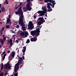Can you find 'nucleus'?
Returning <instances> with one entry per match:
<instances>
[{"mask_svg": "<svg viewBox=\"0 0 76 76\" xmlns=\"http://www.w3.org/2000/svg\"><path fill=\"white\" fill-rule=\"evenodd\" d=\"M22 7V6L20 7L17 11L15 12V14L16 15H20L19 20V24L22 26L23 31H26V29L25 27L24 26L25 24L23 23L24 16L23 15V10L21 9Z\"/></svg>", "mask_w": 76, "mask_h": 76, "instance_id": "obj_1", "label": "nucleus"}, {"mask_svg": "<svg viewBox=\"0 0 76 76\" xmlns=\"http://www.w3.org/2000/svg\"><path fill=\"white\" fill-rule=\"evenodd\" d=\"M40 28H39V26L37 27L36 30L34 31H31V34L33 36L36 35L37 36L39 35V33L40 32Z\"/></svg>", "mask_w": 76, "mask_h": 76, "instance_id": "obj_2", "label": "nucleus"}, {"mask_svg": "<svg viewBox=\"0 0 76 76\" xmlns=\"http://www.w3.org/2000/svg\"><path fill=\"white\" fill-rule=\"evenodd\" d=\"M23 9L24 12H26L28 10L30 11L31 9V7H30V3H27L26 5V8L24 7Z\"/></svg>", "mask_w": 76, "mask_h": 76, "instance_id": "obj_3", "label": "nucleus"}, {"mask_svg": "<svg viewBox=\"0 0 76 76\" xmlns=\"http://www.w3.org/2000/svg\"><path fill=\"white\" fill-rule=\"evenodd\" d=\"M20 34L21 37H23L25 36V37H27L28 35V33H27V31H21L20 33Z\"/></svg>", "mask_w": 76, "mask_h": 76, "instance_id": "obj_4", "label": "nucleus"}, {"mask_svg": "<svg viewBox=\"0 0 76 76\" xmlns=\"http://www.w3.org/2000/svg\"><path fill=\"white\" fill-rule=\"evenodd\" d=\"M28 26V29L32 30L34 28V26L33 25L32 22V21H29Z\"/></svg>", "mask_w": 76, "mask_h": 76, "instance_id": "obj_5", "label": "nucleus"}, {"mask_svg": "<svg viewBox=\"0 0 76 76\" xmlns=\"http://www.w3.org/2000/svg\"><path fill=\"white\" fill-rule=\"evenodd\" d=\"M38 20H40V21L42 23V24H43V23H45V21L43 18V17H39V18Z\"/></svg>", "mask_w": 76, "mask_h": 76, "instance_id": "obj_6", "label": "nucleus"}, {"mask_svg": "<svg viewBox=\"0 0 76 76\" xmlns=\"http://www.w3.org/2000/svg\"><path fill=\"white\" fill-rule=\"evenodd\" d=\"M5 68L6 69H10V66L9 63H8L5 65Z\"/></svg>", "mask_w": 76, "mask_h": 76, "instance_id": "obj_7", "label": "nucleus"}, {"mask_svg": "<svg viewBox=\"0 0 76 76\" xmlns=\"http://www.w3.org/2000/svg\"><path fill=\"white\" fill-rule=\"evenodd\" d=\"M42 10H44L43 12H44L45 13H46V12L47 11L46 6H44V7H42Z\"/></svg>", "mask_w": 76, "mask_h": 76, "instance_id": "obj_8", "label": "nucleus"}, {"mask_svg": "<svg viewBox=\"0 0 76 76\" xmlns=\"http://www.w3.org/2000/svg\"><path fill=\"white\" fill-rule=\"evenodd\" d=\"M45 12H44L42 11V12H41L40 14H39V16H44L45 15Z\"/></svg>", "mask_w": 76, "mask_h": 76, "instance_id": "obj_9", "label": "nucleus"}, {"mask_svg": "<svg viewBox=\"0 0 76 76\" xmlns=\"http://www.w3.org/2000/svg\"><path fill=\"white\" fill-rule=\"evenodd\" d=\"M18 63L16 64L15 65V68H16V67H19V65H21L22 64V63H19L18 61Z\"/></svg>", "mask_w": 76, "mask_h": 76, "instance_id": "obj_10", "label": "nucleus"}, {"mask_svg": "<svg viewBox=\"0 0 76 76\" xmlns=\"http://www.w3.org/2000/svg\"><path fill=\"white\" fill-rule=\"evenodd\" d=\"M19 59L18 60V63H21L22 60V58H20V57H19Z\"/></svg>", "mask_w": 76, "mask_h": 76, "instance_id": "obj_11", "label": "nucleus"}, {"mask_svg": "<svg viewBox=\"0 0 76 76\" xmlns=\"http://www.w3.org/2000/svg\"><path fill=\"white\" fill-rule=\"evenodd\" d=\"M23 48H24V49L22 50V51L23 53H25L26 50V47L25 46L24 47H23Z\"/></svg>", "mask_w": 76, "mask_h": 76, "instance_id": "obj_12", "label": "nucleus"}, {"mask_svg": "<svg viewBox=\"0 0 76 76\" xmlns=\"http://www.w3.org/2000/svg\"><path fill=\"white\" fill-rule=\"evenodd\" d=\"M0 42L1 43V45H2L4 43V40L2 39H0Z\"/></svg>", "mask_w": 76, "mask_h": 76, "instance_id": "obj_13", "label": "nucleus"}, {"mask_svg": "<svg viewBox=\"0 0 76 76\" xmlns=\"http://www.w3.org/2000/svg\"><path fill=\"white\" fill-rule=\"evenodd\" d=\"M15 55V52L14 51L12 53V56L13 58H14Z\"/></svg>", "mask_w": 76, "mask_h": 76, "instance_id": "obj_14", "label": "nucleus"}, {"mask_svg": "<svg viewBox=\"0 0 76 76\" xmlns=\"http://www.w3.org/2000/svg\"><path fill=\"white\" fill-rule=\"evenodd\" d=\"M1 71H0V72H1V71L3 70V63L1 64Z\"/></svg>", "mask_w": 76, "mask_h": 76, "instance_id": "obj_15", "label": "nucleus"}, {"mask_svg": "<svg viewBox=\"0 0 76 76\" xmlns=\"http://www.w3.org/2000/svg\"><path fill=\"white\" fill-rule=\"evenodd\" d=\"M49 9H48L47 10V12H50L51 11H52L53 9L52 8H49Z\"/></svg>", "mask_w": 76, "mask_h": 76, "instance_id": "obj_16", "label": "nucleus"}, {"mask_svg": "<svg viewBox=\"0 0 76 76\" xmlns=\"http://www.w3.org/2000/svg\"><path fill=\"white\" fill-rule=\"evenodd\" d=\"M37 23L39 25H40L42 24V23H41V21H38Z\"/></svg>", "mask_w": 76, "mask_h": 76, "instance_id": "obj_17", "label": "nucleus"}, {"mask_svg": "<svg viewBox=\"0 0 76 76\" xmlns=\"http://www.w3.org/2000/svg\"><path fill=\"white\" fill-rule=\"evenodd\" d=\"M5 3H6L7 4H8V1L7 0H6L5 1L4 3V4H5Z\"/></svg>", "mask_w": 76, "mask_h": 76, "instance_id": "obj_18", "label": "nucleus"}, {"mask_svg": "<svg viewBox=\"0 0 76 76\" xmlns=\"http://www.w3.org/2000/svg\"><path fill=\"white\" fill-rule=\"evenodd\" d=\"M7 23H9L10 22V18H8L7 20Z\"/></svg>", "mask_w": 76, "mask_h": 76, "instance_id": "obj_19", "label": "nucleus"}, {"mask_svg": "<svg viewBox=\"0 0 76 76\" xmlns=\"http://www.w3.org/2000/svg\"><path fill=\"white\" fill-rule=\"evenodd\" d=\"M1 10H2V12H4L5 11V8H4V7H3L2 8H1Z\"/></svg>", "mask_w": 76, "mask_h": 76, "instance_id": "obj_20", "label": "nucleus"}, {"mask_svg": "<svg viewBox=\"0 0 76 76\" xmlns=\"http://www.w3.org/2000/svg\"><path fill=\"white\" fill-rule=\"evenodd\" d=\"M43 12L42 11H40V10H39L37 12V13L38 14H41V12Z\"/></svg>", "mask_w": 76, "mask_h": 76, "instance_id": "obj_21", "label": "nucleus"}, {"mask_svg": "<svg viewBox=\"0 0 76 76\" xmlns=\"http://www.w3.org/2000/svg\"><path fill=\"white\" fill-rule=\"evenodd\" d=\"M7 56L6 54H5L4 55V56H3V60H4V59H5V56Z\"/></svg>", "mask_w": 76, "mask_h": 76, "instance_id": "obj_22", "label": "nucleus"}, {"mask_svg": "<svg viewBox=\"0 0 76 76\" xmlns=\"http://www.w3.org/2000/svg\"><path fill=\"white\" fill-rule=\"evenodd\" d=\"M36 37H36L35 38H33L34 42H35L37 40V38Z\"/></svg>", "mask_w": 76, "mask_h": 76, "instance_id": "obj_23", "label": "nucleus"}, {"mask_svg": "<svg viewBox=\"0 0 76 76\" xmlns=\"http://www.w3.org/2000/svg\"><path fill=\"white\" fill-rule=\"evenodd\" d=\"M48 5L51 6L52 5V4L51 3H48Z\"/></svg>", "mask_w": 76, "mask_h": 76, "instance_id": "obj_24", "label": "nucleus"}, {"mask_svg": "<svg viewBox=\"0 0 76 76\" xmlns=\"http://www.w3.org/2000/svg\"><path fill=\"white\" fill-rule=\"evenodd\" d=\"M10 28V25H7V26H6V28Z\"/></svg>", "mask_w": 76, "mask_h": 76, "instance_id": "obj_25", "label": "nucleus"}, {"mask_svg": "<svg viewBox=\"0 0 76 76\" xmlns=\"http://www.w3.org/2000/svg\"><path fill=\"white\" fill-rule=\"evenodd\" d=\"M30 42V40L29 39H28L26 42V43H28Z\"/></svg>", "mask_w": 76, "mask_h": 76, "instance_id": "obj_26", "label": "nucleus"}, {"mask_svg": "<svg viewBox=\"0 0 76 76\" xmlns=\"http://www.w3.org/2000/svg\"><path fill=\"white\" fill-rule=\"evenodd\" d=\"M9 73H7V71H6L5 72V73L4 74V75L5 76H6L7 75H9Z\"/></svg>", "mask_w": 76, "mask_h": 76, "instance_id": "obj_27", "label": "nucleus"}, {"mask_svg": "<svg viewBox=\"0 0 76 76\" xmlns=\"http://www.w3.org/2000/svg\"><path fill=\"white\" fill-rule=\"evenodd\" d=\"M30 1V0H27L26 1L27 2H28V3H30V6L31 3V1Z\"/></svg>", "mask_w": 76, "mask_h": 76, "instance_id": "obj_28", "label": "nucleus"}, {"mask_svg": "<svg viewBox=\"0 0 76 76\" xmlns=\"http://www.w3.org/2000/svg\"><path fill=\"white\" fill-rule=\"evenodd\" d=\"M43 69V68L42 67H41L40 68V69H39V70H40V71H42Z\"/></svg>", "mask_w": 76, "mask_h": 76, "instance_id": "obj_29", "label": "nucleus"}, {"mask_svg": "<svg viewBox=\"0 0 76 76\" xmlns=\"http://www.w3.org/2000/svg\"><path fill=\"white\" fill-rule=\"evenodd\" d=\"M47 7L48 9H50L51 8L50 6V5H47Z\"/></svg>", "mask_w": 76, "mask_h": 76, "instance_id": "obj_30", "label": "nucleus"}, {"mask_svg": "<svg viewBox=\"0 0 76 76\" xmlns=\"http://www.w3.org/2000/svg\"><path fill=\"white\" fill-rule=\"evenodd\" d=\"M44 2L45 3H47L49 1H48V0H44Z\"/></svg>", "mask_w": 76, "mask_h": 76, "instance_id": "obj_31", "label": "nucleus"}, {"mask_svg": "<svg viewBox=\"0 0 76 76\" xmlns=\"http://www.w3.org/2000/svg\"><path fill=\"white\" fill-rule=\"evenodd\" d=\"M4 75L3 72H2L0 75V76H3Z\"/></svg>", "mask_w": 76, "mask_h": 76, "instance_id": "obj_32", "label": "nucleus"}, {"mask_svg": "<svg viewBox=\"0 0 76 76\" xmlns=\"http://www.w3.org/2000/svg\"><path fill=\"white\" fill-rule=\"evenodd\" d=\"M4 30V27H2L1 28V32H2Z\"/></svg>", "mask_w": 76, "mask_h": 76, "instance_id": "obj_33", "label": "nucleus"}, {"mask_svg": "<svg viewBox=\"0 0 76 76\" xmlns=\"http://www.w3.org/2000/svg\"><path fill=\"white\" fill-rule=\"evenodd\" d=\"M50 2L52 3H54L55 2V1L52 0V1L51 2Z\"/></svg>", "mask_w": 76, "mask_h": 76, "instance_id": "obj_34", "label": "nucleus"}, {"mask_svg": "<svg viewBox=\"0 0 76 76\" xmlns=\"http://www.w3.org/2000/svg\"><path fill=\"white\" fill-rule=\"evenodd\" d=\"M22 4H23V3H22V2H20V4L19 5V7H20V6H22Z\"/></svg>", "mask_w": 76, "mask_h": 76, "instance_id": "obj_35", "label": "nucleus"}, {"mask_svg": "<svg viewBox=\"0 0 76 76\" xmlns=\"http://www.w3.org/2000/svg\"><path fill=\"white\" fill-rule=\"evenodd\" d=\"M33 17H34V18L35 19L36 18H37V16H34V15L33 16Z\"/></svg>", "mask_w": 76, "mask_h": 76, "instance_id": "obj_36", "label": "nucleus"}, {"mask_svg": "<svg viewBox=\"0 0 76 76\" xmlns=\"http://www.w3.org/2000/svg\"><path fill=\"white\" fill-rule=\"evenodd\" d=\"M7 38L6 37H3V40L4 41H5V40Z\"/></svg>", "mask_w": 76, "mask_h": 76, "instance_id": "obj_37", "label": "nucleus"}, {"mask_svg": "<svg viewBox=\"0 0 76 76\" xmlns=\"http://www.w3.org/2000/svg\"><path fill=\"white\" fill-rule=\"evenodd\" d=\"M19 25H17V26H16V28H19Z\"/></svg>", "mask_w": 76, "mask_h": 76, "instance_id": "obj_38", "label": "nucleus"}, {"mask_svg": "<svg viewBox=\"0 0 76 76\" xmlns=\"http://www.w3.org/2000/svg\"><path fill=\"white\" fill-rule=\"evenodd\" d=\"M14 76H18V73H15L14 74Z\"/></svg>", "mask_w": 76, "mask_h": 76, "instance_id": "obj_39", "label": "nucleus"}, {"mask_svg": "<svg viewBox=\"0 0 76 76\" xmlns=\"http://www.w3.org/2000/svg\"><path fill=\"white\" fill-rule=\"evenodd\" d=\"M15 69H16L17 70H18L19 69V67L18 66H17V67H16V68Z\"/></svg>", "mask_w": 76, "mask_h": 76, "instance_id": "obj_40", "label": "nucleus"}, {"mask_svg": "<svg viewBox=\"0 0 76 76\" xmlns=\"http://www.w3.org/2000/svg\"><path fill=\"white\" fill-rule=\"evenodd\" d=\"M19 7V6H18L17 7H15V10H17V9L18 8V7Z\"/></svg>", "mask_w": 76, "mask_h": 76, "instance_id": "obj_41", "label": "nucleus"}, {"mask_svg": "<svg viewBox=\"0 0 76 76\" xmlns=\"http://www.w3.org/2000/svg\"><path fill=\"white\" fill-rule=\"evenodd\" d=\"M5 51H4L3 53L1 55V56H2V55L5 54Z\"/></svg>", "mask_w": 76, "mask_h": 76, "instance_id": "obj_42", "label": "nucleus"}, {"mask_svg": "<svg viewBox=\"0 0 76 76\" xmlns=\"http://www.w3.org/2000/svg\"><path fill=\"white\" fill-rule=\"evenodd\" d=\"M22 64V65H20V68H21L22 67V66H23V64H22H22Z\"/></svg>", "mask_w": 76, "mask_h": 76, "instance_id": "obj_43", "label": "nucleus"}, {"mask_svg": "<svg viewBox=\"0 0 76 76\" xmlns=\"http://www.w3.org/2000/svg\"><path fill=\"white\" fill-rule=\"evenodd\" d=\"M12 39H10V43L12 42Z\"/></svg>", "mask_w": 76, "mask_h": 76, "instance_id": "obj_44", "label": "nucleus"}, {"mask_svg": "<svg viewBox=\"0 0 76 76\" xmlns=\"http://www.w3.org/2000/svg\"><path fill=\"white\" fill-rule=\"evenodd\" d=\"M31 42H34L33 38L31 39Z\"/></svg>", "mask_w": 76, "mask_h": 76, "instance_id": "obj_45", "label": "nucleus"}, {"mask_svg": "<svg viewBox=\"0 0 76 76\" xmlns=\"http://www.w3.org/2000/svg\"><path fill=\"white\" fill-rule=\"evenodd\" d=\"M15 42H16V43H17L18 44V43L19 42H18V40H17Z\"/></svg>", "mask_w": 76, "mask_h": 76, "instance_id": "obj_46", "label": "nucleus"}, {"mask_svg": "<svg viewBox=\"0 0 76 76\" xmlns=\"http://www.w3.org/2000/svg\"><path fill=\"white\" fill-rule=\"evenodd\" d=\"M10 15H8V19H10Z\"/></svg>", "mask_w": 76, "mask_h": 76, "instance_id": "obj_47", "label": "nucleus"}, {"mask_svg": "<svg viewBox=\"0 0 76 76\" xmlns=\"http://www.w3.org/2000/svg\"><path fill=\"white\" fill-rule=\"evenodd\" d=\"M51 6H52V8H54V5H52H52H51Z\"/></svg>", "mask_w": 76, "mask_h": 76, "instance_id": "obj_48", "label": "nucleus"}, {"mask_svg": "<svg viewBox=\"0 0 76 76\" xmlns=\"http://www.w3.org/2000/svg\"><path fill=\"white\" fill-rule=\"evenodd\" d=\"M11 32L12 33H14L15 32V31H14L13 30H12Z\"/></svg>", "mask_w": 76, "mask_h": 76, "instance_id": "obj_49", "label": "nucleus"}, {"mask_svg": "<svg viewBox=\"0 0 76 76\" xmlns=\"http://www.w3.org/2000/svg\"><path fill=\"white\" fill-rule=\"evenodd\" d=\"M12 42H10V46H11L12 45Z\"/></svg>", "mask_w": 76, "mask_h": 76, "instance_id": "obj_50", "label": "nucleus"}, {"mask_svg": "<svg viewBox=\"0 0 76 76\" xmlns=\"http://www.w3.org/2000/svg\"><path fill=\"white\" fill-rule=\"evenodd\" d=\"M48 1L49 2H51L52 0H48Z\"/></svg>", "mask_w": 76, "mask_h": 76, "instance_id": "obj_51", "label": "nucleus"}, {"mask_svg": "<svg viewBox=\"0 0 76 76\" xmlns=\"http://www.w3.org/2000/svg\"><path fill=\"white\" fill-rule=\"evenodd\" d=\"M15 72H16L17 70H16L15 69V70H14Z\"/></svg>", "mask_w": 76, "mask_h": 76, "instance_id": "obj_52", "label": "nucleus"}, {"mask_svg": "<svg viewBox=\"0 0 76 76\" xmlns=\"http://www.w3.org/2000/svg\"><path fill=\"white\" fill-rule=\"evenodd\" d=\"M39 26V28L40 29L42 28V26H41V27H39V26Z\"/></svg>", "mask_w": 76, "mask_h": 76, "instance_id": "obj_53", "label": "nucleus"}, {"mask_svg": "<svg viewBox=\"0 0 76 76\" xmlns=\"http://www.w3.org/2000/svg\"><path fill=\"white\" fill-rule=\"evenodd\" d=\"M18 4H16V5L15 6V7H17V6H18Z\"/></svg>", "mask_w": 76, "mask_h": 76, "instance_id": "obj_54", "label": "nucleus"}, {"mask_svg": "<svg viewBox=\"0 0 76 76\" xmlns=\"http://www.w3.org/2000/svg\"><path fill=\"white\" fill-rule=\"evenodd\" d=\"M23 60H24L25 59V57H24V56H23Z\"/></svg>", "mask_w": 76, "mask_h": 76, "instance_id": "obj_55", "label": "nucleus"}, {"mask_svg": "<svg viewBox=\"0 0 76 76\" xmlns=\"http://www.w3.org/2000/svg\"><path fill=\"white\" fill-rule=\"evenodd\" d=\"M45 13H46V14L45 15L46 17H47V12H45Z\"/></svg>", "mask_w": 76, "mask_h": 76, "instance_id": "obj_56", "label": "nucleus"}, {"mask_svg": "<svg viewBox=\"0 0 76 76\" xmlns=\"http://www.w3.org/2000/svg\"><path fill=\"white\" fill-rule=\"evenodd\" d=\"M17 23V21H15V24H16Z\"/></svg>", "mask_w": 76, "mask_h": 76, "instance_id": "obj_57", "label": "nucleus"}, {"mask_svg": "<svg viewBox=\"0 0 76 76\" xmlns=\"http://www.w3.org/2000/svg\"><path fill=\"white\" fill-rule=\"evenodd\" d=\"M10 52V50H8V51H7V53H9Z\"/></svg>", "mask_w": 76, "mask_h": 76, "instance_id": "obj_58", "label": "nucleus"}, {"mask_svg": "<svg viewBox=\"0 0 76 76\" xmlns=\"http://www.w3.org/2000/svg\"><path fill=\"white\" fill-rule=\"evenodd\" d=\"M2 36V37H3L4 38V37L5 36H4V34H3V35Z\"/></svg>", "mask_w": 76, "mask_h": 76, "instance_id": "obj_59", "label": "nucleus"}, {"mask_svg": "<svg viewBox=\"0 0 76 76\" xmlns=\"http://www.w3.org/2000/svg\"><path fill=\"white\" fill-rule=\"evenodd\" d=\"M2 34H3V33H2V32H1H1L0 33V34H1V35H2Z\"/></svg>", "mask_w": 76, "mask_h": 76, "instance_id": "obj_60", "label": "nucleus"}, {"mask_svg": "<svg viewBox=\"0 0 76 76\" xmlns=\"http://www.w3.org/2000/svg\"><path fill=\"white\" fill-rule=\"evenodd\" d=\"M15 34H14V35H13V36H12V37H15Z\"/></svg>", "mask_w": 76, "mask_h": 76, "instance_id": "obj_61", "label": "nucleus"}, {"mask_svg": "<svg viewBox=\"0 0 76 76\" xmlns=\"http://www.w3.org/2000/svg\"><path fill=\"white\" fill-rule=\"evenodd\" d=\"M52 4H53V5L54 6L55 4H54V3H52Z\"/></svg>", "mask_w": 76, "mask_h": 76, "instance_id": "obj_62", "label": "nucleus"}, {"mask_svg": "<svg viewBox=\"0 0 76 76\" xmlns=\"http://www.w3.org/2000/svg\"><path fill=\"white\" fill-rule=\"evenodd\" d=\"M1 10H0V13H1Z\"/></svg>", "mask_w": 76, "mask_h": 76, "instance_id": "obj_63", "label": "nucleus"}, {"mask_svg": "<svg viewBox=\"0 0 76 76\" xmlns=\"http://www.w3.org/2000/svg\"><path fill=\"white\" fill-rule=\"evenodd\" d=\"M19 52V50H18V52H17V53H18Z\"/></svg>", "mask_w": 76, "mask_h": 76, "instance_id": "obj_64", "label": "nucleus"}]
</instances>
